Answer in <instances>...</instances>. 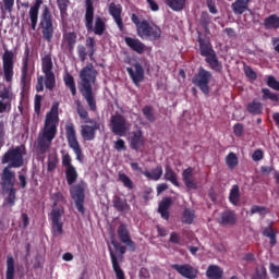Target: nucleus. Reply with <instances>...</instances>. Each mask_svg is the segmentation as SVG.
Instances as JSON below:
<instances>
[{
    "label": "nucleus",
    "mask_w": 279,
    "mask_h": 279,
    "mask_svg": "<svg viewBox=\"0 0 279 279\" xmlns=\"http://www.w3.org/2000/svg\"><path fill=\"white\" fill-rule=\"evenodd\" d=\"M61 162H62V167H64L65 169H69L73 166V158H71V155L69 153L63 154L61 157Z\"/></svg>",
    "instance_id": "54"
},
{
    "label": "nucleus",
    "mask_w": 279,
    "mask_h": 279,
    "mask_svg": "<svg viewBox=\"0 0 279 279\" xmlns=\"http://www.w3.org/2000/svg\"><path fill=\"white\" fill-rule=\"evenodd\" d=\"M137 36L142 38V40H160V38H162V29L160 28V26L154 23H149V21L147 20H143L142 27L137 33Z\"/></svg>",
    "instance_id": "10"
},
{
    "label": "nucleus",
    "mask_w": 279,
    "mask_h": 279,
    "mask_svg": "<svg viewBox=\"0 0 279 279\" xmlns=\"http://www.w3.org/2000/svg\"><path fill=\"white\" fill-rule=\"evenodd\" d=\"M126 73L129 74V77L133 82L134 86H136V88H141V83L145 81V69H143V64L136 61L133 64V69L130 66L126 68Z\"/></svg>",
    "instance_id": "14"
},
{
    "label": "nucleus",
    "mask_w": 279,
    "mask_h": 279,
    "mask_svg": "<svg viewBox=\"0 0 279 279\" xmlns=\"http://www.w3.org/2000/svg\"><path fill=\"white\" fill-rule=\"evenodd\" d=\"M109 14L118 25V29L123 32V29H125V26L123 25V17H121V14H123V7H121V4L111 2L109 4Z\"/></svg>",
    "instance_id": "20"
},
{
    "label": "nucleus",
    "mask_w": 279,
    "mask_h": 279,
    "mask_svg": "<svg viewBox=\"0 0 279 279\" xmlns=\"http://www.w3.org/2000/svg\"><path fill=\"white\" fill-rule=\"evenodd\" d=\"M201 56L203 58H208L209 56H213V53H216L215 49L213 48V44L210 43V39H207L206 37L202 36V33H198V39H197Z\"/></svg>",
    "instance_id": "21"
},
{
    "label": "nucleus",
    "mask_w": 279,
    "mask_h": 279,
    "mask_svg": "<svg viewBox=\"0 0 279 279\" xmlns=\"http://www.w3.org/2000/svg\"><path fill=\"white\" fill-rule=\"evenodd\" d=\"M77 178H78V174L75 166L65 168V180L69 186H73V184L77 182Z\"/></svg>",
    "instance_id": "39"
},
{
    "label": "nucleus",
    "mask_w": 279,
    "mask_h": 279,
    "mask_svg": "<svg viewBox=\"0 0 279 279\" xmlns=\"http://www.w3.org/2000/svg\"><path fill=\"white\" fill-rule=\"evenodd\" d=\"M172 204L173 201L171 199V197H165L159 203L158 213L162 219H166V221H169V208H171Z\"/></svg>",
    "instance_id": "31"
},
{
    "label": "nucleus",
    "mask_w": 279,
    "mask_h": 279,
    "mask_svg": "<svg viewBox=\"0 0 279 279\" xmlns=\"http://www.w3.org/2000/svg\"><path fill=\"white\" fill-rule=\"evenodd\" d=\"M142 112L149 123H154V121H156V116L154 114V108L151 106H145L142 109Z\"/></svg>",
    "instance_id": "52"
},
{
    "label": "nucleus",
    "mask_w": 279,
    "mask_h": 279,
    "mask_svg": "<svg viewBox=\"0 0 279 279\" xmlns=\"http://www.w3.org/2000/svg\"><path fill=\"white\" fill-rule=\"evenodd\" d=\"M199 23L203 29H205V32H208V27H210V23H211L210 14H208V12H203L201 14Z\"/></svg>",
    "instance_id": "51"
},
{
    "label": "nucleus",
    "mask_w": 279,
    "mask_h": 279,
    "mask_svg": "<svg viewBox=\"0 0 279 279\" xmlns=\"http://www.w3.org/2000/svg\"><path fill=\"white\" fill-rule=\"evenodd\" d=\"M252 279H267V268H265V266L256 268L255 275Z\"/></svg>",
    "instance_id": "56"
},
{
    "label": "nucleus",
    "mask_w": 279,
    "mask_h": 279,
    "mask_svg": "<svg viewBox=\"0 0 279 279\" xmlns=\"http://www.w3.org/2000/svg\"><path fill=\"white\" fill-rule=\"evenodd\" d=\"M162 166L158 165L155 169H153L150 172L149 171H144L143 175L147 178V180H153L154 182H158L160 178H162Z\"/></svg>",
    "instance_id": "38"
},
{
    "label": "nucleus",
    "mask_w": 279,
    "mask_h": 279,
    "mask_svg": "<svg viewBox=\"0 0 279 279\" xmlns=\"http://www.w3.org/2000/svg\"><path fill=\"white\" fill-rule=\"evenodd\" d=\"M112 204H113V208H116V210H118V213L130 211V204H128L126 199L121 198V196H114Z\"/></svg>",
    "instance_id": "34"
},
{
    "label": "nucleus",
    "mask_w": 279,
    "mask_h": 279,
    "mask_svg": "<svg viewBox=\"0 0 279 279\" xmlns=\"http://www.w3.org/2000/svg\"><path fill=\"white\" fill-rule=\"evenodd\" d=\"M195 220V210L191 208H185L182 216V222L186 223L187 226H191L193 221Z\"/></svg>",
    "instance_id": "48"
},
{
    "label": "nucleus",
    "mask_w": 279,
    "mask_h": 279,
    "mask_svg": "<svg viewBox=\"0 0 279 279\" xmlns=\"http://www.w3.org/2000/svg\"><path fill=\"white\" fill-rule=\"evenodd\" d=\"M29 53H32V51L29 50V46L26 45L25 49H24V58L22 60V69H21V84L22 86L25 88L27 86V83L29 82Z\"/></svg>",
    "instance_id": "19"
},
{
    "label": "nucleus",
    "mask_w": 279,
    "mask_h": 279,
    "mask_svg": "<svg viewBox=\"0 0 279 279\" xmlns=\"http://www.w3.org/2000/svg\"><path fill=\"white\" fill-rule=\"evenodd\" d=\"M7 279H14V257L8 256L7 257Z\"/></svg>",
    "instance_id": "50"
},
{
    "label": "nucleus",
    "mask_w": 279,
    "mask_h": 279,
    "mask_svg": "<svg viewBox=\"0 0 279 279\" xmlns=\"http://www.w3.org/2000/svg\"><path fill=\"white\" fill-rule=\"evenodd\" d=\"M85 47L89 49V59L95 60V53H97V41H95V37H87L85 40Z\"/></svg>",
    "instance_id": "44"
},
{
    "label": "nucleus",
    "mask_w": 279,
    "mask_h": 279,
    "mask_svg": "<svg viewBox=\"0 0 279 279\" xmlns=\"http://www.w3.org/2000/svg\"><path fill=\"white\" fill-rule=\"evenodd\" d=\"M2 64L5 82H12V77H14V52L5 50L2 56Z\"/></svg>",
    "instance_id": "13"
},
{
    "label": "nucleus",
    "mask_w": 279,
    "mask_h": 279,
    "mask_svg": "<svg viewBox=\"0 0 279 279\" xmlns=\"http://www.w3.org/2000/svg\"><path fill=\"white\" fill-rule=\"evenodd\" d=\"M118 180H119V182H122V184L125 189H129L130 191H132V189H134V182H132V179H130V177H128V174H125L123 172H119Z\"/></svg>",
    "instance_id": "49"
},
{
    "label": "nucleus",
    "mask_w": 279,
    "mask_h": 279,
    "mask_svg": "<svg viewBox=\"0 0 279 279\" xmlns=\"http://www.w3.org/2000/svg\"><path fill=\"white\" fill-rule=\"evenodd\" d=\"M171 269H173L174 271H177V274H179V276H182V278H186V279H196L197 278V274L198 270L193 267L191 264H172Z\"/></svg>",
    "instance_id": "18"
},
{
    "label": "nucleus",
    "mask_w": 279,
    "mask_h": 279,
    "mask_svg": "<svg viewBox=\"0 0 279 279\" xmlns=\"http://www.w3.org/2000/svg\"><path fill=\"white\" fill-rule=\"evenodd\" d=\"M76 112L84 123H93L94 120L88 117V110L80 101H76Z\"/></svg>",
    "instance_id": "41"
},
{
    "label": "nucleus",
    "mask_w": 279,
    "mask_h": 279,
    "mask_svg": "<svg viewBox=\"0 0 279 279\" xmlns=\"http://www.w3.org/2000/svg\"><path fill=\"white\" fill-rule=\"evenodd\" d=\"M109 254L111 258V265L112 269L116 274L117 279H125V271L121 269V265H119V259L117 258V255H114V252L112 251L111 247H109Z\"/></svg>",
    "instance_id": "30"
},
{
    "label": "nucleus",
    "mask_w": 279,
    "mask_h": 279,
    "mask_svg": "<svg viewBox=\"0 0 279 279\" xmlns=\"http://www.w3.org/2000/svg\"><path fill=\"white\" fill-rule=\"evenodd\" d=\"M51 199L53 202V208L60 204V202L64 203L66 199H64V195L61 192H56L51 195Z\"/></svg>",
    "instance_id": "57"
},
{
    "label": "nucleus",
    "mask_w": 279,
    "mask_h": 279,
    "mask_svg": "<svg viewBox=\"0 0 279 279\" xmlns=\"http://www.w3.org/2000/svg\"><path fill=\"white\" fill-rule=\"evenodd\" d=\"M225 160L228 169H230L231 171L233 169H236V167H239V157H236V154L232 151L226 156Z\"/></svg>",
    "instance_id": "46"
},
{
    "label": "nucleus",
    "mask_w": 279,
    "mask_h": 279,
    "mask_svg": "<svg viewBox=\"0 0 279 279\" xmlns=\"http://www.w3.org/2000/svg\"><path fill=\"white\" fill-rule=\"evenodd\" d=\"M266 84L269 88H272V90L279 92V81L276 80V76H274V75L267 76Z\"/></svg>",
    "instance_id": "53"
},
{
    "label": "nucleus",
    "mask_w": 279,
    "mask_h": 279,
    "mask_svg": "<svg viewBox=\"0 0 279 279\" xmlns=\"http://www.w3.org/2000/svg\"><path fill=\"white\" fill-rule=\"evenodd\" d=\"M80 77L81 95L86 100L89 110L97 112V100L95 99V93H93V84L97 82V72L93 69L92 63L81 70Z\"/></svg>",
    "instance_id": "2"
},
{
    "label": "nucleus",
    "mask_w": 279,
    "mask_h": 279,
    "mask_svg": "<svg viewBox=\"0 0 279 279\" xmlns=\"http://www.w3.org/2000/svg\"><path fill=\"white\" fill-rule=\"evenodd\" d=\"M40 5H43V0H36L34 5H32L28 11V16L31 19V27L33 32H36V27L38 25V14L40 12Z\"/></svg>",
    "instance_id": "26"
},
{
    "label": "nucleus",
    "mask_w": 279,
    "mask_h": 279,
    "mask_svg": "<svg viewBox=\"0 0 279 279\" xmlns=\"http://www.w3.org/2000/svg\"><path fill=\"white\" fill-rule=\"evenodd\" d=\"M57 3L61 16H66V10H69V0H57Z\"/></svg>",
    "instance_id": "55"
},
{
    "label": "nucleus",
    "mask_w": 279,
    "mask_h": 279,
    "mask_svg": "<svg viewBox=\"0 0 279 279\" xmlns=\"http://www.w3.org/2000/svg\"><path fill=\"white\" fill-rule=\"evenodd\" d=\"M58 123L60 118L58 117V105L51 107L50 112L47 113L45 119V126L43 134L37 138V151L38 154H47L56 134H58Z\"/></svg>",
    "instance_id": "1"
},
{
    "label": "nucleus",
    "mask_w": 279,
    "mask_h": 279,
    "mask_svg": "<svg viewBox=\"0 0 279 279\" xmlns=\"http://www.w3.org/2000/svg\"><path fill=\"white\" fill-rule=\"evenodd\" d=\"M77 56L81 62H86V58H88V51H86V46H77Z\"/></svg>",
    "instance_id": "58"
},
{
    "label": "nucleus",
    "mask_w": 279,
    "mask_h": 279,
    "mask_svg": "<svg viewBox=\"0 0 279 279\" xmlns=\"http://www.w3.org/2000/svg\"><path fill=\"white\" fill-rule=\"evenodd\" d=\"M262 234H263V236H267L270 240L269 244L271 247H275V245L278 244V240L276 236V230L272 227H266L263 230Z\"/></svg>",
    "instance_id": "43"
},
{
    "label": "nucleus",
    "mask_w": 279,
    "mask_h": 279,
    "mask_svg": "<svg viewBox=\"0 0 279 279\" xmlns=\"http://www.w3.org/2000/svg\"><path fill=\"white\" fill-rule=\"evenodd\" d=\"M213 81V73L204 66H199L198 71L192 77V84L197 86L203 95H210V82Z\"/></svg>",
    "instance_id": "8"
},
{
    "label": "nucleus",
    "mask_w": 279,
    "mask_h": 279,
    "mask_svg": "<svg viewBox=\"0 0 279 279\" xmlns=\"http://www.w3.org/2000/svg\"><path fill=\"white\" fill-rule=\"evenodd\" d=\"M124 43L132 51L138 53V56H143L147 49V46H145V44L138 38L125 37Z\"/></svg>",
    "instance_id": "24"
},
{
    "label": "nucleus",
    "mask_w": 279,
    "mask_h": 279,
    "mask_svg": "<svg viewBox=\"0 0 279 279\" xmlns=\"http://www.w3.org/2000/svg\"><path fill=\"white\" fill-rule=\"evenodd\" d=\"M205 62L208 64L211 71H215V73H221V71H223V63L219 61L217 52H214L209 57H205Z\"/></svg>",
    "instance_id": "29"
},
{
    "label": "nucleus",
    "mask_w": 279,
    "mask_h": 279,
    "mask_svg": "<svg viewBox=\"0 0 279 279\" xmlns=\"http://www.w3.org/2000/svg\"><path fill=\"white\" fill-rule=\"evenodd\" d=\"M95 21V25L93 24ZM85 27L87 32H94L96 36H104L106 32V22L101 16L95 19V5H93V0H85Z\"/></svg>",
    "instance_id": "4"
},
{
    "label": "nucleus",
    "mask_w": 279,
    "mask_h": 279,
    "mask_svg": "<svg viewBox=\"0 0 279 279\" xmlns=\"http://www.w3.org/2000/svg\"><path fill=\"white\" fill-rule=\"evenodd\" d=\"M265 29H275L279 28V16L278 14H271L264 19L263 23Z\"/></svg>",
    "instance_id": "36"
},
{
    "label": "nucleus",
    "mask_w": 279,
    "mask_h": 279,
    "mask_svg": "<svg viewBox=\"0 0 279 279\" xmlns=\"http://www.w3.org/2000/svg\"><path fill=\"white\" fill-rule=\"evenodd\" d=\"M65 136L70 149H72L76 156V160L78 162H84V155L82 154V146L80 145V141H77V132L75 131V124H65Z\"/></svg>",
    "instance_id": "9"
},
{
    "label": "nucleus",
    "mask_w": 279,
    "mask_h": 279,
    "mask_svg": "<svg viewBox=\"0 0 279 279\" xmlns=\"http://www.w3.org/2000/svg\"><path fill=\"white\" fill-rule=\"evenodd\" d=\"M41 71L45 77L38 76L36 84L37 93H43L45 86L47 90H53L56 88V73H53V59L51 54H45L41 58Z\"/></svg>",
    "instance_id": "3"
},
{
    "label": "nucleus",
    "mask_w": 279,
    "mask_h": 279,
    "mask_svg": "<svg viewBox=\"0 0 279 279\" xmlns=\"http://www.w3.org/2000/svg\"><path fill=\"white\" fill-rule=\"evenodd\" d=\"M193 167H189L182 172V180L190 191H197V182H195V178L193 174Z\"/></svg>",
    "instance_id": "25"
},
{
    "label": "nucleus",
    "mask_w": 279,
    "mask_h": 279,
    "mask_svg": "<svg viewBox=\"0 0 279 279\" xmlns=\"http://www.w3.org/2000/svg\"><path fill=\"white\" fill-rule=\"evenodd\" d=\"M165 171V180L171 182V184H173L174 186L180 187V182H178V174L175 173V171H173L171 166L167 165Z\"/></svg>",
    "instance_id": "40"
},
{
    "label": "nucleus",
    "mask_w": 279,
    "mask_h": 279,
    "mask_svg": "<svg viewBox=\"0 0 279 279\" xmlns=\"http://www.w3.org/2000/svg\"><path fill=\"white\" fill-rule=\"evenodd\" d=\"M169 243H173L174 245H182V238L178 232H172L170 234Z\"/></svg>",
    "instance_id": "61"
},
{
    "label": "nucleus",
    "mask_w": 279,
    "mask_h": 279,
    "mask_svg": "<svg viewBox=\"0 0 279 279\" xmlns=\"http://www.w3.org/2000/svg\"><path fill=\"white\" fill-rule=\"evenodd\" d=\"M40 108H43V96L36 95L34 100L35 114H40Z\"/></svg>",
    "instance_id": "59"
},
{
    "label": "nucleus",
    "mask_w": 279,
    "mask_h": 279,
    "mask_svg": "<svg viewBox=\"0 0 279 279\" xmlns=\"http://www.w3.org/2000/svg\"><path fill=\"white\" fill-rule=\"evenodd\" d=\"M63 82L66 88L70 89L72 97H75V95H77V86L75 85V77H73L71 73L66 72L63 75Z\"/></svg>",
    "instance_id": "35"
},
{
    "label": "nucleus",
    "mask_w": 279,
    "mask_h": 279,
    "mask_svg": "<svg viewBox=\"0 0 279 279\" xmlns=\"http://www.w3.org/2000/svg\"><path fill=\"white\" fill-rule=\"evenodd\" d=\"M39 29H41L43 40L51 43L53 40V34H56V26H53V15L49 7L45 5L39 19Z\"/></svg>",
    "instance_id": "7"
},
{
    "label": "nucleus",
    "mask_w": 279,
    "mask_h": 279,
    "mask_svg": "<svg viewBox=\"0 0 279 279\" xmlns=\"http://www.w3.org/2000/svg\"><path fill=\"white\" fill-rule=\"evenodd\" d=\"M118 236L121 243H123L128 247L129 252H136V243L132 241L130 230H128V225L121 223L118 227Z\"/></svg>",
    "instance_id": "17"
},
{
    "label": "nucleus",
    "mask_w": 279,
    "mask_h": 279,
    "mask_svg": "<svg viewBox=\"0 0 279 279\" xmlns=\"http://www.w3.org/2000/svg\"><path fill=\"white\" fill-rule=\"evenodd\" d=\"M25 146H16L9 148L8 151L2 156L1 162L2 165H8L9 168L12 169H21L25 163Z\"/></svg>",
    "instance_id": "6"
},
{
    "label": "nucleus",
    "mask_w": 279,
    "mask_h": 279,
    "mask_svg": "<svg viewBox=\"0 0 279 279\" xmlns=\"http://www.w3.org/2000/svg\"><path fill=\"white\" fill-rule=\"evenodd\" d=\"M109 128L114 136H124L128 134V120L123 114L116 112L110 118Z\"/></svg>",
    "instance_id": "12"
},
{
    "label": "nucleus",
    "mask_w": 279,
    "mask_h": 279,
    "mask_svg": "<svg viewBox=\"0 0 279 279\" xmlns=\"http://www.w3.org/2000/svg\"><path fill=\"white\" fill-rule=\"evenodd\" d=\"M262 99L263 101H267V100H270L275 104H278L279 101V95L271 92V89L269 88H262Z\"/></svg>",
    "instance_id": "45"
},
{
    "label": "nucleus",
    "mask_w": 279,
    "mask_h": 279,
    "mask_svg": "<svg viewBox=\"0 0 279 279\" xmlns=\"http://www.w3.org/2000/svg\"><path fill=\"white\" fill-rule=\"evenodd\" d=\"M267 213V208L258 205H253L251 207V215H265Z\"/></svg>",
    "instance_id": "60"
},
{
    "label": "nucleus",
    "mask_w": 279,
    "mask_h": 279,
    "mask_svg": "<svg viewBox=\"0 0 279 279\" xmlns=\"http://www.w3.org/2000/svg\"><path fill=\"white\" fill-rule=\"evenodd\" d=\"M236 211L232 209H226L221 213L220 217L217 219V222L220 226H236Z\"/></svg>",
    "instance_id": "23"
},
{
    "label": "nucleus",
    "mask_w": 279,
    "mask_h": 279,
    "mask_svg": "<svg viewBox=\"0 0 279 279\" xmlns=\"http://www.w3.org/2000/svg\"><path fill=\"white\" fill-rule=\"evenodd\" d=\"M246 111L248 112V114H253V117L263 114V102L253 99L251 102H247Z\"/></svg>",
    "instance_id": "33"
},
{
    "label": "nucleus",
    "mask_w": 279,
    "mask_h": 279,
    "mask_svg": "<svg viewBox=\"0 0 279 279\" xmlns=\"http://www.w3.org/2000/svg\"><path fill=\"white\" fill-rule=\"evenodd\" d=\"M50 219H51V232L53 236H60L64 234V222L61 221L62 210L52 209L50 214Z\"/></svg>",
    "instance_id": "15"
},
{
    "label": "nucleus",
    "mask_w": 279,
    "mask_h": 279,
    "mask_svg": "<svg viewBox=\"0 0 279 279\" xmlns=\"http://www.w3.org/2000/svg\"><path fill=\"white\" fill-rule=\"evenodd\" d=\"M76 44L77 34L75 32H69L63 34L62 46L65 47L69 53H73Z\"/></svg>",
    "instance_id": "27"
},
{
    "label": "nucleus",
    "mask_w": 279,
    "mask_h": 279,
    "mask_svg": "<svg viewBox=\"0 0 279 279\" xmlns=\"http://www.w3.org/2000/svg\"><path fill=\"white\" fill-rule=\"evenodd\" d=\"M111 244L113 245L114 250L120 252V254H125V252H128V246H124L114 240L111 241Z\"/></svg>",
    "instance_id": "63"
},
{
    "label": "nucleus",
    "mask_w": 279,
    "mask_h": 279,
    "mask_svg": "<svg viewBox=\"0 0 279 279\" xmlns=\"http://www.w3.org/2000/svg\"><path fill=\"white\" fill-rule=\"evenodd\" d=\"M208 279H223V268L218 265H209L206 270Z\"/></svg>",
    "instance_id": "32"
},
{
    "label": "nucleus",
    "mask_w": 279,
    "mask_h": 279,
    "mask_svg": "<svg viewBox=\"0 0 279 279\" xmlns=\"http://www.w3.org/2000/svg\"><path fill=\"white\" fill-rule=\"evenodd\" d=\"M166 4L173 12H182L184 10V5H186V0H166Z\"/></svg>",
    "instance_id": "42"
},
{
    "label": "nucleus",
    "mask_w": 279,
    "mask_h": 279,
    "mask_svg": "<svg viewBox=\"0 0 279 279\" xmlns=\"http://www.w3.org/2000/svg\"><path fill=\"white\" fill-rule=\"evenodd\" d=\"M88 124L81 125V136L83 141H95V137L97 136V131L101 130V123L98 121L93 120V122H88Z\"/></svg>",
    "instance_id": "16"
},
{
    "label": "nucleus",
    "mask_w": 279,
    "mask_h": 279,
    "mask_svg": "<svg viewBox=\"0 0 279 279\" xmlns=\"http://www.w3.org/2000/svg\"><path fill=\"white\" fill-rule=\"evenodd\" d=\"M10 169L12 168L5 167L2 170L1 180L2 186L8 193L7 204H9V206H14L16 204V189L14 187V184L16 182V174Z\"/></svg>",
    "instance_id": "5"
},
{
    "label": "nucleus",
    "mask_w": 279,
    "mask_h": 279,
    "mask_svg": "<svg viewBox=\"0 0 279 279\" xmlns=\"http://www.w3.org/2000/svg\"><path fill=\"white\" fill-rule=\"evenodd\" d=\"M244 73L246 75V77H248V80H256L258 77V74H256L255 71L252 70V68L250 66H244Z\"/></svg>",
    "instance_id": "62"
},
{
    "label": "nucleus",
    "mask_w": 279,
    "mask_h": 279,
    "mask_svg": "<svg viewBox=\"0 0 279 279\" xmlns=\"http://www.w3.org/2000/svg\"><path fill=\"white\" fill-rule=\"evenodd\" d=\"M70 194L72 199H74L76 210H78L81 215H85L86 208L84 207V202L86 199V183L80 182L73 185L70 189Z\"/></svg>",
    "instance_id": "11"
},
{
    "label": "nucleus",
    "mask_w": 279,
    "mask_h": 279,
    "mask_svg": "<svg viewBox=\"0 0 279 279\" xmlns=\"http://www.w3.org/2000/svg\"><path fill=\"white\" fill-rule=\"evenodd\" d=\"M229 202L232 206H239L241 203V190L239 185H232L230 193H229Z\"/></svg>",
    "instance_id": "37"
},
{
    "label": "nucleus",
    "mask_w": 279,
    "mask_h": 279,
    "mask_svg": "<svg viewBox=\"0 0 279 279\" xmlns=\"http://www.w3.org/2000/svg\"><path fill=\"white\" fill-rule=\"evenodd\" d=\"M233 134L240 138V136H243V124L235 123L233 125Z\"/></svg>",
    "instance_id": "64"
},
{
    "label": "nucleus",
    "mask_w": 279,
    "mask_h": 279,
    "mask_svg": "<svg viewBox=\"0 0 279 279\" xmlns=\"http://www.w3.org/2000/svg\"><path fill=\"white\" fill-rule=\"evenodd\" d=\"M58 162H60V159H58V153L49 154L47 161V171H56V169L58 168Z\"/></svg>",
    "instance_id": "47"
},
{
    "label": "nucleus",
    "mask_w": 279,
    "mask_h": 279,
    "mask_svg": "<svg viewBox=\"0 0 279 279\" xmlns=\"http://www.w3.org/2000/svg\"><path fill=\"white\" fill-rule=\"evenodd\" d=\"M129 141L131 149L138 151V149L145 145V136H143V130L137 129L136 131L131 132Z\"/></svg>",
    "instance_id": "22"
},
{
    "label": "nucleus",
    "mask_w": 279,
    "mask_h": 279,
    "mask_svg": "<svg viewBox=\"0 0 279 279\" xmlns=\"http://www.w3.org/2000/svg\"><path fill=\"white\" fill-rule=\"evenodd\" d=\"M252 0H235L231 4V10L236 16H241L244 12H250V3Z\"/></svg>",
    "instance_id": "28"
}]
</instances>
